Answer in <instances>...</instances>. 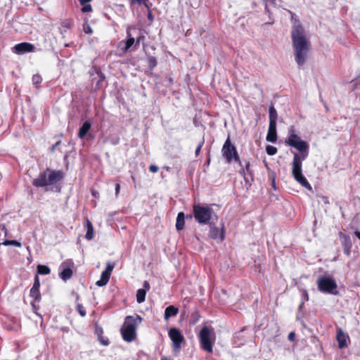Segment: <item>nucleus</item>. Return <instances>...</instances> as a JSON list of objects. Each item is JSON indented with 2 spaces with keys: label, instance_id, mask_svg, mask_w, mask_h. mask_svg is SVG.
Returning a JSON list of instances; mask_svg holds the SVG:
<instances>
[{
  "label": "nucleus",
  "instance_id": "nucleus-41",
  "mask_svg": "<svg viewBox=\"0 0 360 360\" xmlns=\"http://www.w3.org/2000/svg\"><path fill=\"white\" fill-rule=\"evenodd\" d=\"M143 288V289L146 290V292L150 289V284L148 281H144Z\"/></svg>",
  "mask_w": 360,
  "mask_h": 360
},
{
  "label": "nucleus",
  "instance_id": "nucleus-50",
  "mask_svg": "<svg viewBox=\"0 0 360 360\" xmlns=\"http://www.w3.org/2000/svg\"><path fill=\"white\" fill-rule=\"evenodd\" d=\"M161 360H172V359H170L167 358V356H162V357L161 358Z\"/></svg>",
  "mask_w": 360,
  "mask_h": 360
},
{
  "label": "nucleus",
  "instance_id": "nucleus-1",
  "mask_svg": "<svg viewBox=\"0 0 360 360\" xmlns=\"http://www.w3.org/2000/svg\"><path fill=\"white\" fill-rule=\"evenodd\" d=\"M291 37L295 50V61L298 66H302L307 60L310 44L304 35V29L301 25L295 23L292 26Z\"/></svg>",
  "mask_w": 360,
  "mask_h": 360
},
{
  "label": "nucleus",
  "instance_id": "nucleus-53",
  "mask_svg": "<svg viewBox=\"0 0 360 360\" xmlns=\"http://www.w3.org/2000/svg\"><path fill=\"white\" fill-rule=\"evenodd\" d=\"M139 44V39H138V40L136 41V44Z\"/></svg>",
  "mask_w": 360,
  "mask_h": 360
},
{
  "label": "nucleus",
  "instance_id": "nucleus-36",
  "mask_svg": "<svg viewBox=\"0 0 360 360\" xmlns=\"http://www.w3.org/2000/svg\"><path fill=\"white\" fill-rule=\"evenodd\" d=\"M40 287V282L38 276H35L34 277V282L32 288H39Z\"/></svg>",
  "mask_w": 360,
  "mask_h": 360
},
{
  "label": "nucleus",
  "instance_id": "nucleus-52",
  "mask_svg": "<svg viewBox=\"0 0 360 360\" xmlns=\"http://www.w3.org/2000/svg\"><path fill=\"white\" fill-rule=\"evenodd\" d=\"M164 168H165L167 171H169V167H165Z\"/></svg>",
  "mask_w": 360,
  "mask_h": 360
},
{
  "label": "nucleus",
  "instance_id": "nucleus-32",
  "mask_svg": "<svg viewBox=\"0 0 360 360\" xmlns=\"http://www.w3.org/2000/svg\"><path fill=\"white\" fill-rule=\"evenodd\" d=\"M266 4V9L268 10V5L273 4L276 5L277 2H281V0H263Z\"/></svg>",
  "mask_w": 360,
  "mask_h": 360
},
{
  "label": "nucleus",
  "instance_id": "nucleus-17",
  "mask_svg": "<svg viewBox=\"0 0 360 360\" xmlns=\"http://www.w3.org/2000/svg\"><path fill=\"white\" fill-rule=\"evenodd\" d=\"M340 237L344 240L343 249L345 254H346L347 256H349L352 248V242L349 236L340 232Z\"/></svg>",
  "mask_w": 360,
  "mask_h": 360
},
{
  "label": "nucleus",
  "instance_id": "nucleus-27",
  "mask_svg": "<svg viewBox=\"0 0 360 360\" xmlns=\"http://www.w3.org/2000/svg\"><path fill=\"white\" fill-rule=\"evenodd\" d=\"M1 245H5V246H8V245H14L15 247H18V248H20L22 246L21 243L17 240H4Z\"/></svg>",
  "mask_w": 360,
  "mask_h": 360
},
{
  "label": "nucleus",
  "instance_id": "nucleus-4",
  "mask_svg": "<svg viewBox=\"0 0 360 360\" xmlns=\"http://www.w3.org/2000/svg\"><path fill=\"white\" fill-rule=\"evenodd\" d=\"M63 177V174L61 171L46 169L32 181V184L36 187L51 186L60 181Z\"/></svg>",
  "mask_w": 360,
  "mask_h": 360
},
{
  "label": "nucleus",
  "instance_id": "nucleus-37",
  "mask_svg": "<svg viewBox=\"0 0 360 360\" xmlns=\"http://www.w3.org/2000/svg\"><path fill=\"white\" fill-rule=\"evenodd\" d=\"M148 60H149V64H150V67L153 68V67L156 66L157 61L154 57H150Z\"/></svg>",
  "mask_w": 360,
  "mask_h": 360
},
{
  "label": "nucleus",
  "instance_id": "nucleus-42",
  "mask_svg": "<svg viewBox=\"0 0 360 360\" xmlns=\"http://www.w3.org/2000/svg\"><path fill=\"white\" fill-rule=\"evenodd\" d=\"M120 190V186L119 184H117L115 186V195H118Z\"/></svg>",
  "mask_w": 360,
  "mask_h": 360
},
{
  "label": "nucleus",
  "instance_id": "nucleus-25",
  "mask_svg": "<svg viewBox=\"0 0 360 360\" xmlns=\"http://www.w3.org/2000/svg\"><path fill=\"white\" fill-rule=\"evenodd\" d=\"M146 292L144 289H139L136 293V300L139 303L144 302L146 298Z\"/></svg>",
  "mask_w": 360,
  "mask_h": 360
},
{
  "label": "nucleus",
  "instance_id": "nucleus-5",
  "mask_svg": "<svg viewBox=\"0 0 360 360\" xmlns=\"http://www.w3.org/2000/svg\"><path fill=\"white\" fill-rule=\"evenodd\" d=\"M201 348L209 352H212L213 345L215 341V334L212 328L204 326L199 334Z\"/></svg>",
  "mask_w": 360,
  "mask_h": 360
},
{
  "label": "nucleus",
  "instance_id": "nucleus-35",
  "mask_svg": "<svg viewBox=\"0 0 360 360\" xmlns=\"http://www.w3.org/2000/svg\"><path fill=\"white\" fill-rule=\"evenodd\" d=\"M83 29H84V31L85 33H87V34L92 33V29L90 27V25L87 23L84 25Z\"/></svg>",
  "mask_w": 360,
  "mask_h": 360
},
{
  "label": "nucleus",
  "instance_id": "nucleus-15",
  "mask_svg": "<svg viewBox=\"0 0 360 360\" xmlns=\"http://www.w3.org/2000/svg\"><path fill=\"white\" fill-rule=\"evenodd\" d=\"M210 236L214 239H220L223 240L224 239V226L222 224L221 228L215 226H211L210 231Z\"/></svg>",
  "mask_w": 360,
  "mask_h": 360
},
{
  "label": "nucleus",
  "instance_id": "nucleus-3",
  "mask_svg": "<svg viewBox=\"0 0 360 360\" xmlns=\"http://www.w3.org/2000/svg\"><path fill=\"white\" fill-rule=\"evenodd\" d=\"M142 318L139 316H127L121 328V334L123 340L131 342L136 337V328L141 323Z\"/></svg>",
  "mask_w": 360,
  "mask_h": 360
},
{
  "label": "nucleus",
  "instance_id": "nucleus-44",
  "mask_svg": "<svg viewBox=\"0 0 360 360\" xmlns=\"http://www.w3.org/2000/svg\"><path fill=\"white\" fill-rule=\"evenodd\" d=\"M91 0H80V4L82 5H84V4H86V3L91 1Z\"/></svg>",
  "mask_w": 360,
  "mask_h": 360
},
{
  "label": "nucleus",
  "instance_id": "nucleus-14",
  "mask_svg": "<svg viewBox=\"0 0 360 360\" xmlns=\"http://www.w3.org/2000/svg\"><path fill=\"white\" fill-rule=\"evenodd\" d=\"M127 34L128 37V39L126 41H121L119 44V46L121 48V49L126 52L135 43V39L132 37V34H131V29L128 28L127 30Z\"/></svg>",
  "mask_w": 360,
  "mask_h": 360
},
{
  "label": "nucleus",
  "instance_id": "nucleus-40",
  "mask_svg": "<svg viewBox=\"0 0 360 360\" xmlns=\"http://www.w3.org/2000/svg\"><path fill=\"white\" fill-rule=\"evenodd\" d=\"M295 334L294 332H291L288 335V340L290 341H293L295 340Z\"/></svg>",
  "mask_w": 360,
  "mask_h": 360
},
{
  "label": "nucleus",
  "instance_id": "nucleus-21",
  "mask_svg": "<svg viewBox=\"0 0 360 360\" xmlns=\"http://www.w3.org/2000/svg\"><path fill=\"white\" fill-rule=\"evenodd\" d=\"M185 216L183 212H179L176 217V228L177 230H182L184 227Z\"/></svg>",
  "mask_w": 360,
  "mask_h": 360
},
{
  "label": "nucleus",
  "instance_id": "nucleus-18",
  "mask_svg": "<svg viewBox=\"0 0 360 360\" xmlns=\"http://www.w3.org/2000/svg\"><path fill=\"white\" fill-rule=\"evenodd\" d=\"M266 140L269 142L274 143L277 140L276 124H269Z\"/></svg>",
  "mask_w": 360,
  "mask_h": 360
},
{
  "label": "nucleus",
  "instance_id": "nucleus-20",
  "mask_svg": "<svg viewBox=\"0 0 360 360\" xmlns=\"http://www.w3.org/2000/svg\"><path fill=\"white\" fill-rule=\"evenodd\" d=\"M91 124L89 121L84 122V124H82V126L79 129V134H78L79 137L80 139H83L86 135V134L88 133L89 129H91Z\"/></svg>",
  "mask_w": 360,
  "mask_h": 360
},
{
  "label": "nucleus",
  "instance_id": "nucleus-13",
  "mask_svg": "<svg viewBox=\"0 0 360 360\" xmlns=\"http://www.w3.org/2000/svg\"><path fill=\"white\" fill-rule=\"evenodd\" d=\"M336 340L338 342V347L340 349L347 347L350 342L349 336L340 328L337 329Z\"/></svg>",
  "mask_w": 360,
  "mask_h": 360
},
{
  "label": "nucleus",
  "instance_id": "nucleus-29",
  "mask_svg": "<svg viewBox=\"0 0 360 360\" xmlns=\"http://www.w3.org/2000/svg\"><path fill=\"white\" fill-rule=\"evenodd\" d=\"M266 151L268 155H274L277 152V149L276 147L274 146H266Z\"/></svg>",
  "mask_w": 360,
  "mask_h": 360
},
{
  "label": "nucleus",
  "instance_id": "nucleus-7",
  "mask_svg": "<svg viewBox=\"0 0 360 360\" xmlns=\"http://www.w3.org/2000/svg\"><path fill=\"white\" fill-rule=\"evenodd\" d=\"M285 142L287 145L295 148L298 151H302L309 148L307 142L301 139L294 127H291L289 129L288 136Z\"/></svg>",
  "mask_w": 360,
  "mask_h": 360
},
{
  "label": "nucleus",
  "instance_id": "nucleus-51",
  "mask_svg": "<svg viewBox=\"0 0 360 360\" xmlns=\"http://www.w3.org/2000/svg\"><path fill=\"white\" fill-rule=\"evenodd\" d=\"M4 233L6 236H8V231L7 229L4 231Z\"/></svg>",
  "mask_w": 360,
  "mask_h": 360
},
{
  "label": "nucleus",
  "instance_id": "nucleus-34",
  "mask_svg": "<svg viewBox=\"0 0 360 360\" xmlns=\"http://www.w3.org/2000/svg\"><path fill=\"white\" fill-rule=\"evenodd\" d=\"M203 144H204V140L201 141L199 143L198 146H197V148L195 149V154L196 156H198L199 155Z\"/></svg>",
  "mask_w": 360,
  "mask_h": 360
},
{
  "label": "nucleus",
  "instance_id": "nucleus-16",
  "mask_svg": "<svg viewBox=\"0 0 360 360\" xmlns=\"http://www.w3.org/2000/svg\"><path fill=\"white\" fill-rule=\"evenodd\" d=\"M34 49V46L32 44L27 42L20 43L14 46L15 51L20 54L27 52H32L33 51Z\"/></svg>",
  "mask_w": 360,
  "mask_h": 360
},
{
  "label": "nucleus",
  "instance_id": "nucleus-31",
  "mask_svg": "<svg viewBox=\"0 0 360 360\" xmlns=\"http://www.w3.org/2000/svg\"><path fill=\"white\" fill-rule=\"evenodd\" d=\"M32 82L35 85H38L41 82V77L39 75H34L32 77Z\"/></svg>",
  "mask_w": 360,
  "mask_h": 360
},
{
  "label": "nucleus",
  "instance_id": "nucleus-46",
  "mask_svg": "<svg viewBox=\"0 0 360 360\" xmlns=\"http://www.w3.org/2000/svg\"><path fill=\"white\" fill-rule=\"evenodd\" d=\"M355 236L360 240V231H355L354 232Z\"/></svg>",
  "mask_w": 360,
  "mask_h": 360
},
{
  "label": "nucleus",
  "instance_id": "nucleus-28",
  "mask_svg": "<svg viewBox=\"0 0 360 360\" xmlns=\"http://www.w3.org/2000/svg\"><path fill=\"white\" fill-rule=\"evenodd\" d=\"M30 296L37 300L40 297L39 288H32L30 290Z\"/></svg>",
  "mask_w": 360,
  "mask_h": 360
},
{
  "label": "nucleus",
  "instance_id": "nucleus-22",
  "mask_svg": "<svg viewBox=\"0 0 360 360\" xmlns=\"http://www.w3.org/2000/svg\"><path fill=\"white\" fill-rule=\"evenodd\" d=\"M278 115L277 111L274 107V105H271L269 107V124H276Z\"/></svg>",
  "mask_w": 360,
  "mask_h": 360
},
{
  "label": "nucleus",
  "instance_id": "nucleus-11",
  "mask_svg": "<svg viewBox=\"0 0 360 360\" xmlns=\"http://www.w3.org/2000/svg\"><path fill=\"white\" fill-rule=\"evenodd\" d=\"M74 266V263L72 260L68 259L63 262L59 269H60V277L63 281H67L72 276V268Z\"/></svg>",
  "mask_w": 360,
  "mask_h": 360
},
{
  "label": "nucleus",
  "instance_id": "nucleus-9",
  "mask_svg": "<svg viewBox=\"0 0 360 360\" xmlns=\"http://www.w3.org/2000/svg\"><path fill=\"white\" fill-rule=\"evenodd\" d=\"M222 155L226 159V162L231 163L233 160L239 162L240 158L237 153L236 147L231 143L230 137L228 136L221 149Z\"/></svg>",
  "mask_w": 360,
  "mask_h": 360
},
{
  "label": "nucleus",
  "instance_id": "nucleus-10",
  "mask_svg": "<svg viewBox=\"0 0 360 360\" xmlns=\"http://www.w3.org/2000/svg\"><path fill=\"white\" fill-rule=\"evenodd\" d=\"M169 336L172 341L174 349L179 350L181 347V343L184 341V338L181 331L176 328H171L169 331Z\"/></svg>",
  "mask_w": 360,
  "mask_h": 360
},
{
  "label": "nucleus",
  "instance_id": "nucleus-39",
  "mask_svg": "<svg viewBox=\"0 0 360 360\" xmlns=\"http://www.w3.org/2000/svg\"><path fill=\"white\" fill-rule=\"evenodd\" d=\"M302 297L306 301H307L309 300L308 293H307V291L306 290H303Z\"/></svg>",
  "mask_w": 360,
  "mask_h": 360
},
{
  "label": "nucleus",
  "instance_id": "nucleus-33",
  "mask_svg": "<svg viewBox=\"0 0 360 360\" xmlns=\"http://www.w3.org/2000/svg\"><path fill=\"white\" fill-rule=\"evenodd\" d=\"M82 6H83V7L82 8V11L83 13L91 12L92 11V7L90 4H84Z\"/></svg>",
  "mask_w": 360,
  "mask_h": 360
},
{
  "label": "nucleus",
  "instance_id": "nucleus-47",
  "mask_svg": "<svg viewBox=\"0 0 360 360\" xmlns=\"http://www.w3.org/2000/svg\"><path fill=\"white\" fill-rule=\"evenodd\" d=\"M148 18L150 21L153 20V15L150 12L148 13Z\"/></svg>",
  "mask_w": 360,
  "mask_h": 360
},
{
  "label": "nucleus",
  "instance_id": "nucleus-49",
  "mask_svg": "<svg viewBox=\"0 0 360 360\" xmlns=\"http://www.w3.org/2000/svg\"><path fill=\"white\" fill-rule=\"evenodd\" d=\"M0 227L1 228V229H2L4 231L5 230H6V229H7L6 228V226H5V225H4V224H3V225H1Z\"/></svg>",
  "mask_w": 360,
  "mask_h": 360
},
{
  "label": "nucleus",
  "instance_id": "nucleus-38",
  "mask_svg": "<svg viewBox=\"0 0 360 360\" xmlns=\"http://www.w3.org/2000/svg\"><path fill=\"white\" fill-rule=\"evenodd\" d=\"M149 170L153 173H155L158 171V167H157L156 165H151L149 167Z\"/></svg>",
  "mask_w": 360,
  "mask_h": 360
},
{
  "label": "nucleus",
  "instance_id": "nucleus-23",
  "mask_svg": "<svg viewBox=\"0 0 360 360\" xmlns=\"http://www.w3.org/2000/svg\"><path fill=\"white\" fill-rule=\"evenodd\" d=\"M86 229L85 238L87 240H91L94 237V226L89 219L86 221Z\"/></svg>",
  "mask_w": 360,
  "mask_h": 360
},
{
  "label": "nucleus",
  "instance_id": "nucleus-2",
  "mask_svg": "<svg viewBox=\"0 0 360 360\" xmlns=\"http://www.w3.org/2000/svg\"><path fill=\"white\" fill-rule=\"evenodd\" d=\"M301 154L293 153V160L292 162V174L295 179L307 189H312L310 184L302 173V164L309 154V148L306 150L299 151Z\"/></svg>",
  "mask_w": 360,
  "mask_h": 360
},
{
  "label": "nucleus",
  "instance_id": "nucleus-19",
  "mask_svg": "<svg viewBox=\"0 0 360 360\" xmlns=\"http://www.w3.org/2000/svg\"><path fill=\"white\" fill-rule=\"evenodd\" d=\"M179 313V309L173 305H170L165 309L164 318L168 320L172 316H175Z\"/></svg>",
  "mask_w": 360,
  "mask_h": 360
},
{
  "label": "nucleus",
  "instance_id": "nucleus-30",
  "mask_svg": "<svg viewBox=\"0 0 360 360\" xmlns=\"http://www.w3.org/2000/svg\"><path fill=\"white\" fill-rule=\"evenodd\" d=\"M77 310L82 317L86 316V311L81 304H77Z\"/></svg>",
  "mask_w": 360,
  "mask_h": 360
},
{
  "label": "nucleus",
  "instance_id": "nucleus-48",
  "mask_svg": "<svg viewBox=\"0 0 360 360\" xmlns=\"http://www.w3.org/2000/svg\"><path fill=\"white\" fill-rule=\"evenodd\" d=\"M102 344L104 345H108L109 344V341L108 340H102L101 341Z\"/></svg>",
  "mask_w": 360,
  "mask_h": 360
},
{
  "label": "nucleus",
  "instance_id": "nucleus-8",
  "mask_svg": "<svg viewBox=\"0 0 360 360\" xmlns=\"http://www.w3.org/2000/svg\"><path fill=\"white\" fill-rule=\"evenodd\" d=\"M318 290L324 293L337 295V283L330 276H320L317 280Z\"/></svg>",
  "mask_w": 360,
  "mask_h": 360
},
{
  "label": "nucleus",
  "instance_id": "nucleus-12",
  "mask_svg": "<svg viewBox=\"0 0 360 360\" xmlns=\"http://www.w3.org/2000/svg\"><path fill=\"white\" fill-rule=\"evenodd\" d=\"M114 267V264H110V262L107 263L105 270L102 272L100 279L96 283V285L101 287L108 283Z\"/></svg>",
  "mask_w": 360,
  "mask_h": 360
},
{
  "label": "nucleus",
  "instance_id": "nucleus-24",
  "mask_svg": "<svg viewBox=\"0 0 360 360\" xmlns=\"http://www.w3.org/2000/svg\"><path fill=\"white\" fill-rule=\"evenodd\" d=\"M250 162H248L245 164V168L243 169L240 172V173L243 176L244 179H245V181H248V178L247 177V174H250L251 179H252V172L250 170Z\"/></svg>",
  "mask_w": 360,
  "mask_h": 360
},
{
  "label": "nucleus",
  "instance_id": "nucleus-43",
  "mask_svg": "<svg viewBox=\"0 0 360 360\" xmlns=\"http://www.w3.org/2000/svg\"><path fill=\"white\" fill-rule=\"evenodd\" d=\"M59 144L60 141H58L56 144H54L51 148V151H54Z\"/></svg>",
  "mask_w": 360,
  "mask_h": 360
},
{
  "label": "nucleus",
  "instance_id": "nucleus-26",
  "mask_svg": "<svg viewBox=\"0 0 360 360\" xmlns=\"http://www.w3.org/2000/svg\"><path fill=\"white\" fill-rule=\"evenodd\" d=\"M37 273L41 275H47L50 274V269L47 266L39 264L37 266Z\"/></svg>",
  "mask_w": 360,
  "mask_h": 360
},
{
  "label": "nucleus",
  "instance_id": "nucleus-6",
  "mask_svg": "<svg viewBox=\"0 0 360 360\" xmlns=\"http://www.w3.org/2000/svg\"><path fill=\"white\" fill-rule=\"evenodd\" d=\"M193 213L195 219L199 224H207L209 222L213 213L212 209L209 205H194Z\"/></svg>",
  "mask_w": 360,
  "mask_h": 360
},
{
  "label": "nucleus",
  "instance_id": "nucleus-45",
  "mask_svg": "<svg viewBox=\"0 0 360 360\" xmlns=\"http://www.w3.org/2000/svg\"><path fill=\"white\" fill-rule=\"evenodd\" d=\"M146 0H133V1H136L139 3V4L145 3Z\"/></svg>",
  "mask_w": 360,
  "mask_h": 360
}]
</instances>
